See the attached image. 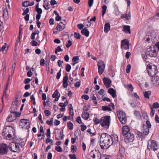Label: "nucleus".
<instances>
[{"instance_id": "f257e3e1", "label": "nucleus", "mask_w": 159, "mask_h": 159, "mask_svg": "<svg viewBox=\"0 0 159 159\" xmlns=\"http://www.w3.org/2000/svg\"><path fill=\"white\" fill-rule=\"evenodd\" d=\"M111 139V135L107 133H103L101 134L100 139V144L102 149L107 148L112 144V142L110 141Z\"/></svg>"}, {"instance_id": "f03ea898", "label": "nucleus", "mask_w": 159, "mask_h": 159, "mask_svg": "<svg viewBox=\"0 0 159 159\" xmlns=\"http://www.w3.org/2000/svg\"><path fill=\"white\" fill-rule=\"evenodd\" d=\"M15 133V130L13 127L11 126H8L3 129L2 135L5 139L11 140L13 138L12 134L14 136Z\"/></svg>"}, {"instance_id": "7ed1b4c3", "label": "nucleus", "mask_w": 159, "mask_h": 159, "mask_svg": "<svg viewBox=\"0 0 159 159\" xmlns=\"http://www.w3.org/2000/svg\"><path fill=\"white\" fill-rule=\"evenodd\" d=\"M88 159H111L110 156L105 155L101 157L100 152L97 150L91 151L88 155Z\"/></svg>"}, {"instance_id": "20e7f679", "label": "nucleus", "mask_w": 159, "mask_h": 159, "mask_svg": "<svg viewBox=\"0 0 159 159\" xmlns=\"http://www.w3.org/2000/svg\"><path fill=\"white\" fill-rule=\"evenodd\" d=\"M110 117L105 116L101 118V125L104 128L108 129L110 125Z\"/></svg>"}, {"instance_id": "39448f33", "label": "nucleus", "mask_w": 159, "mask_h": 159, "mask_svg": "<svg viewBox=\"0 0 159 159\" xmlns=\"http://www.w3.org/2000/svg\"><path fill=\"white\" fill-rule=\"evenodd\" d=\"M119 120L122 124H125L126 122V116L125 112L120 110H119L117 112Z\"/></svg>"}, {"instance_id": "423d86ee", "label": "nucleus", "mask_w": 159, "mask_h": 159, "mask_svg": "<svg viewBox=\"0 0 159 159\" xmlns=\"http://www.w3.org/2000/svg\"><path fill=\"white\" fill-rule=\"evenodd\" d=\"M147 69V72L148 73L149 75L151 76H153L155 75L157 72L156 67L155 66H152L150 65H148Z\"/></svg>"}, {"instance_id": "0eeeda50", "label": "nucleus", "mask_w": 159, "mask_h": 159, "mask_svg": "<svg viewBox=\"0 0 159 159\" xmlns=\"http://www.w3.org/2000/svg\"><path fill=\"white\" fill-rule=\"evenodd\" d=\"M20 145L18 143L12 142L9 144V148L13 152H18L20 150Z\"/></svg>"}, {"instance_id": "6e6552de", "label": "nucleus", "mask_w": 159, "mask_h": 159, "mask_svg": "<svg viewBox=\"0 0 159 159\" xmlns=\"http://www.w3.org/2000/svg\"><path fill=\"white\" fill-rule=\"evenodd\" d=\"M147 148L149 150L151 149L153 151H155L158 149V147L156 141L151 140L148 143Z\"/></svg>"}, {"instance_id": "1a4fd4ad", "label": "nucleus", "mask_w": 159, "mask_h": 159, "mask_svg": "<svg viewBox=\"0 0 159 159\" xmlns=\"http://www.w3.org/2000/svg\"><path fill=\"white\" fill-rule=\"evenodd\" d=\"M97 65L98 72L99 75H101L104 70L106 66L105 64L103 61H100L98 62Z\"/></svg>"}, {"instance_id": "9d476101", "label": "nucleus", "mask_w": 159, "mask_h": 159, "mask_svg": "<svg viewBox=\"0 0 159 159\" xmlns=\"http://www.w3.org/2000/svg\"><path fill=\"white\" fill-rule=\"evenodd\" d=\"M147 54L151 57H155L157 52L154 47H150L147 49Z\"/></svg>"}, {"instance_id": "9b49d317", "label": "nucleus", "mask_w": 159, "mask_h": 159, "mask_svg": "<svg viewBox=\"0 0 159 159\" xmlns=\"http://www.w3.org/2000/svg\"><path fill=\"white\" fill-rule=\"evenodd\" d=\"M125 141L127 143L133 142L134 139V135L131 133H128L124 136Z\"/></svg>"}, {"instance_id": "f8f14e48", "label": "nucleus", "mask_w": 159, "mask_h": 159, "mask_svg": "<svg viewBox=\"0 0 159 159\" xmlns=\"http://www.w3.org/2000/svg\"><path fill=\"white\" fill-rule=\"evenodd\" d=\"M129 41L127 39L121 41V48L122 49L128 50L129 49Z\"/></svg>"}, {"instance_id": "ddd939ff", "label": "nucleus", "mask_w": 159, "mask_h": 159, "mask_svg": "<svg viewBox=\"0 0 159 159\" xmlns=\"http://www.w3.org/2000/svg\"><path fill=\"white\" fill-rule=\"evenodd\" d=\"M8 152V149L7 145L4 143H2L0 145V154L5 155L7 154Z\"/></svg>"}, {"instance_id": "4468645a", "label": "nucleus", "mask_w": 159, "mask_h": 159, "mask_svg": "<svg viewBox=\"0 0 159 159\" xmlns=\"http://www.w3.org/2000/svg\"><path fill=\"white\" fill-rule=\"evenodd\" d=\"M55 138L56 140H61L63 138V131L60 130L58 129H56L55 132Z\"/></svg>"}, {"instance_id": "2eb2a0df", "label": "nucleus", "mask_w": 159, "mask_h": 159, "mask_svg": "<svg viewBox=\"0 0 159 159\" xmlns=\"http://www.w3.org/2000/svg\"><path fill=\"white\" fill-rule=\"evenodd\" d=\"M16 114L11 111L10 114L7 119V121L11 122L16 119Z\"/></svg>"}, {"instance_id": "dca6fc26", "label": "nucleus", "mask_w": 159, "mask_h": 159, "mask_svg": "<svg viewBox=\"0 0 159 159\" xmlns=\"http://www.w3.org/2000/svg\"><path fill=\"white\" fill-rule=\"evenodd\" d=\"M19 106L16 102H13L12 103L10 111L17 114V112L16 111L18 110Z\"/></svg>"}, {"instance_id": "f3484780", "label": "nucleus", "mask_w": 159, "mask_h": 159, "mask_svg": "<svg viewBox=\"0 0 159 159\" xmlns=\"http://www.w3.org/2000/svg\"><path fill=\"white\" fill-rule=\"evenodd\" d=\"M103 80L104 84L107 88H109L111 86V81L110 79L104 77L103 79Z\"/></svg>"}, {"instance_id": "a211bd4d", "label": "nucleus", "mask_w": 159, "mask_h": 159, "mask_svg": "<svg viewBox=\"0 0 159 159\" xmlns=\"http://www.w3.org/2000/svg\"><path fill=\"white\" fill-rule=\"evenodd\" d=\"M19 125L20 126H23L25 127V126H26V127H27V126L29 127L30 124L29 123V121L28 120L26 119H21L20 120Z\"/></svg>"}, {"instance_id": "6ab92c4d", "label": "nucleus", "mask_w": 159, "mask_h": 159, "mask_svg": "<svg viewBox=\"0 0 159 159\" xmlns=\"http://www.w3.org/2000/svg\"><path fill=\"white\" fill-rule=\"evenodd\" d=\"M125 152V148L120 143L119 144V152L118 156H120L121 157L124 156Z\"/></svg>"}, {"instance_id": "aec40b11", "label": "nucleus", "mask_w": 159, "mask_h": 159, "mask_svg": "<svg viewBox=\"0 0 159 159\" xmlns=\"http://www.w3.org/2000/svg\"><path fill=\"white\" fill-rule=\"evenodd\" d=\"M113 7L114 9V13L116 15L118 16L120 14V11H119L118 6L116 2L113 3Z\"/></svg>"}, {"instance_id": "412c9836", "label": "nucleus", "mask_w": 159, "mask_h": 159, "mask_svg": "<svg viewBox=\"0 0 159 159\" xmlns=\"http://www.w3.org/2000/svg\"><path fill=\"white\" fill-rule=\"evenodd\" d=\"M65 25L63 24L61 22H60L59 24H57L56 29L59 31H61L65 29Z\"/></svg>"}, {"instance_id": "4be33fe9", "label": "nucleus", "mask_w": 159, "mask_h": 159, "mask_svg": "<svg viewBox=\"0 0 159 159\" xmlns=\"http://www.w3.org/2000/svg\"><path fill=\"white\" fill-rule=\"evenodd\" d=\"M129 128L128 126H124L122 128V135L124 136L125 134H128V133H130V132H129Z\"/></svg>"}, {"instance_id": "5701e85b", "label": "nucleus", "mask_w": 159, "mask_h": 159, "mask_svg": "<svg viewBox=\"0 0 159 159\" xmlns=\"http://www.w3.org/2000/svg\"><path fill=\"white\" fill-rule=\"evenodd\" d=\"M111 139L110 141L112 142V144L116 143L118 141V137L116 135H111Z\"/></svg>"}, {"instance_id": "b1692460", "label": "nucleus", "mask_w": 159, "mask_h": 159, "mask_svg": "<svg viewBox=\"0 0 159 159\" xmlns=\"http://www.w3.org/2000/svg\"><path fill=\"white\" fill-rule=\"evenodd\" d=\"M125 33L130 34L131 33L130 29V26L129 25H124L123 26V29L122 30Z\"/></svg>"}, {"instance_id": "393cba45", "label": "nucleus", "mask_w": 159, "mask_h": 159, "mask_svg": "<svg viewBox=\"0 0 159 159\" xmlns=\"http://www.w3.org/2000/svg\"><path fill=\"white\" fill-rule=\"evenodd\" d=\"M108 93H110L113 98L116 97V91L112 88H110L108 89Z\"/></svg>"}, {"instance_id": "a878e982", "label": "nucleus", "mask_w": 159, "mask_h": 159, "mask_svg": "<svg viewBox=\"0 0 159 159\" xmlns=\"http://www.w3.org/2000/svg\"><path fill=\"white\" fill-rule=\"evenodd\" d=\"M142 132L144 135H148L149 132V128H147L146 125H144L143 127Z\"/></svg>"}, {"instance_id": "bb28decb", "label": "nucleus", "mask_w": 159, "mask_h": 159, "mask_svg": "<svg viewBox=\"0 0 159 159\" xmlns=\"http://www.w3.org/2000/svg\"><path fill=\"white\" fill-rule=\"evenodd\" d=\"M121 18H125L126 20H129L131 18V13L129 11L128 13H125V14H122L121 16Z\"/></svg>"}, {"instance_id": "cd10ccee", "label": "nucleus", "mask_w": 159, "mask_h": 159, "mask_svg": "<svg viewBox=\"0 0 159 159\" xmlns=\"http://www.w3.org/2000/svg\"><path fill=\"white\" fill-rule=\"evenodd\" d=\"M81 32L82 34L85 35L86 37H88L89 36V32L86 27L83 29Z\"/></svg>"}, {"instance_id": "c85d7f7f", "label": "nucleus", "mask_w": 159, "mask_h": 159, "mask_svg": "<svg viewBox=\"0 0 159 159\" xmlns=\"http://www.w3.org/2000/svg\"><path fill=\"white\" fill-rule=\"evenodd\" d=\"M89 114L87 112L83 111L82 113V117L85 120H87L89 118Z\"/></svg>"}, {"instance_id": "c756f323", "label": "nucleus", "mask_w": 159, "mask_h": 159, "mask_svg": "<svg viewBox=\"0 0 159 159\" xmlns=\"http://www.w3.org/2000/svg\"><path fill=\"white\" fill-rule=\"evenodd\" d=\"M110 25L109 23H106L104 26V32L107 33L110 30Z\"/></svg>"}, {"instance_id": "7c9ffc66", "label": "nucleus", "mask_w": 159, "mask_h": 159, "mask_svg": "<svg viewBox=\"0 0 159 159\" xmlns=\"http://www.w3.org/2000/svg\"><path fill=\"white\" fill-rule=\"evenodd\" d=\"M43 7L46 10H48L50 8V5L48 2L47 0L44 1Z\"/></svg>"}, {"instance_id": "2f4dec72", "label": "nucleus", "mask_w": 159, "mask_h": 159, "mask_svg": "<svg viewBox=\"0 0 159 159\" xmlns=\"http://www.w3.org/2000/svg\"><path fill=\"white\" fill-rule=\"evenodd\" d=\"M143 94L145 98H149V96L151 94V92L150 91L143 92Z\"/></svg>"}, {"instance_id": "473e14b6", "label": "nucleus", "mask_w": 159, "mask_h": 159, "mask_svg": "<svg viewBox=\"0 0 159 159\" xmlns=\"http://www.w3.org/2000/svg\"><path fill=\"white\" fill-rule=\"evenodd\" d=\"M60 94L58 93L57 89L54 92L53 94L52 95V97L53 98H55V97H60Z\"/></svg>"}, {"instance_id": "72a5a7b5", "label": "nucleus", "mask_w": 159, "mask_h": 159, "mask_svg": "<svg viewBox=\"0 0 159 159\" xmlns=\"http://www.w3.org/2000/svg\"><path fill=\"white\" fill-rule=\"evenodd\" d=\"M3 16L4 17H7L8 15V11L7 9L6 8L3 10Z\"/></svg>"}, {"instance_id": "f704fd0d", "label": "nucleus", "mask_w": 159, "mask_h": 159, "mask_svg": "<svg viewBox=\"0 0 159 159\" xmlns=\"http://www.w3.org/2000/svg\"><path fill=\"white\" fill-rule=\"evenodd\" d=\"M94 123L95 125H98L100 123L101 125V118L100 119L98 118L97 117L95 118L94 120Z\"/></svg>"}, {"instance_id": "c9c22d12", "label": "nucleus", "mask_w": 159, "mask_h": 159, "mask_svg": "<svg viewBox=\"0 0 159 159\" xmlns=\"http://www.w3.org/2000/svg\"><path fill=\"white\" fill-rule=\"evenodd\" d=\"M102 16H103L105 14L107 9V7L105 5H103L102 7Z\"/></svg>"}, {"instance_id": "e433bc0d", "label": "nucleus", "mask_w": 159, "mask_h": 159, "mask_svg": "<svg viewBox=\"0 0 159 159\" xmlns=\"http://www.w3.org/2000/svg\"><path fill=\"white\" fill-rule=\"evenodd\" d=\"M67 125L70 130H71L73 129V125L70 121H69L67 123Z\"/></svg>"}, {"instance_id": "4c0bfd02", "label": "nucleus", "mask_w": 159, "mask_h": 159, "mask_svg": "<svg viewBox=\"0 0 159 159\" xmlns=\"http://www.w3.org/2000/svg\"><path fill=\"white\" fill-rule=\"evenodd\" d=\"M102 109L104 111H112V110L108 106H104L102 107Z\"/></svg>"}, {"instance_id": "58836bf2", "label": "nucleus", "mask_w": 159, "mask_h": 159, "mask_svg": "<svg viewBox=\"0 0 159 159\" xmlns=\"http://www.w3.org/2000/svg\"><path fill=\"white\" fill-rule=\"evenodd\" d=\"M30 99L32 103L34 105H36V102L35 101V98L34 95H32L30 97Z\"/></svg>"}, {"instance_id": "ea45409f", "label": "nucleus", "mask_w": 159, "mask_h": 159, "mask_svg": "<svg viewBox=\"0 0 159 159\" xmlns=\"http://www.w3.org/2000/svg\"><path fill=\"white\" fill-rule=\"evenodd\" d=\"M20 93L21 92L20 91H18L16 93L15 96V102L17 101V99L19 98Z\"/></svg>"}, {"instance_id": "a19ab883", "label": "nucleus", "mask_w": 159, "mask_h": 159, "mask_svg": "<svg viewBox=\"0 0 159 159\" xmlns=\"http://www.w3.org/2000/svg\"><path fill=\"white\" fill-rule=\"evenodd\" d=\"M74 37L77 39H80L81 38V35L79 33H74Z\"/></svg>"}, {"instance_id": "79ce46f5", "label": "nucleus", "mask_w": 159, "mask_h": 159, "mask_svg": "<svg viewBox=\"0 0 159 159\" xmlns=\"http://www.w3.org/2000/svg\"><path fill=\"white\" fill-rule=\"evenodd\" d=\"M55 150L58 152H62V148L59 146H57L55 147Z\"/></svg>"}, {"instance_id": "37998d69", "label": "nucleus", "mask_w": 159, "mask_h": 159, "mask_svg": "<svg viewBox=\"0 0 159 159\" xmlns=\"http://www.w3.org/2000/svg\"><path fill=\"white\" fill-rule=\"evenodd\" d=\"M22 10L24 11V12L22 13V15L24 16L25 15L27 14L29 11V8H26L25 10V9H23Z\"/></svg>"}, {"instance_id": "c03bdc74", "label": "nucleus", "mask_w": 159, "mask_h": 159, "mask_svg": "<svg viewBox=\"0 0 159 159\" xmlns=\"http://www.w3.org/2000/svg\"><path fill=\"white\" fill-rule=\"evenodd\" d=\"M71 152L73 153L75 152L76 150L77 147L76 146L72 145L71 146Z\"/></svg>"}, {"instance_id": "a18cd8bd", "label": "nucleus", "mask_w": 159, "mask_h": 159, "mask_svg": "<svg viewBox=\"0 0 159 159\" xmlns=\"http://www.w3.org/2000/svg\"><path fill=\"white\" fill-rule=\"evenodd\" d=\"M30 2L29 1H27L23 2L22 3V6L24 7H26L29 6Z\"/></svg>"}, {"instance_id": "49530a36", "label": "nucleus", "mask_w": 159, "mask_h": 159, "mask_svg": "<svg viewBox=\"0 0 159 159\" xmlns=\"http://www.w3.org/2000/svg\"><path fill=\"white\" fill-rule=\"evenodd\" d=\"M153 108H158L159 107V103L157 102H155L153 103L152 106Z\"/></svg>"}, {"instance_id": "de8ad7c7", "label": "nucleus", "mask_w": 159, "mask_h": 159, "mask_svg": "<svg viewBox=\"0 0 159 159\" xmlns=\"http://www.w3.org/2000/svg\"><path fill=\"white\" fill-rule=\"evenodd\" d=\"M150 107L151 110V112H150V115L151 116H153L154 115L155 110L152 107V106L150 105Z\"/></svg>"}, {"instance_id": "09e8293b", "label": "nucleus", "mask_w": 159, "mask_h": 159, "mask_svg": "<svg viewBox=\"0 0 159 159\" xmlns=\"http://www.w3.org/2000/svg\"><path fill=\"white\" fill-rule=\"evenodd\" d=\"M69 156L70 159H76V157L75 154H70L69 155Z\"/></svg>"}, {"instance_id": "8fccbe9b", "label": "nucleus", "mask_w": 159, "mask_h": 159, "mask_svg": "<svg viewBox=\"0 0 159 159\" xmlns=\"http://www.w3.org/2000/svg\"><path fill=\"white\" fill-rule=\"evenodd\" d=\"M30 44L33 46H37L38 45V43L35 40H32L30 43Z\"/></svg>"}, {"instance_id": "3c124183", "label": "nucleus", "mask_w": 159, "mask_h": 159, "mask_svg": "<svg viewBox=\"0 0 159 159\" xmlns=\"http://www.w3.org/2000/svg\"><path fill=\"white\" fill-rule=\"evenodd\" d=\"M130 69L131 66L129 64L127 66L126 69V72L127 73H128L130 71Z\"/></svg>"}, {"instance_id": "603ef678", "label": "nucleus", "mask_w": 159, "mask_h": 159, "mask_svg": "<svg viewBox=\"0 0 159 159\" xmlns=\"http://www.w3.org/2000/svg\"><path fill=\"white\" fill-rule=\"evenodd\" d=\"M68 79L67 74L66 73L65 76L63 77L62 82H67Z\"/></svg>"}, {"instance_id": "864d4df0", "label": "nucleus", "mask_w": 159, "mask_h": 159, "mask_svg": "<svg viewBox=\"0 0 159 159\" xmlns=\"http://www.w3.org/2000/svg\"><path fill=\"white\" fill-rule=\"evenodd\" d=\"M87 132L89 133L91 136L95 135V133H92L91 131V129H87Z\"/></svg>"}, {"instance_id": "5fc2aeb1", "label": "nucleus", "mask_w": 159, "mask_h": 159, "mask_svg": "<svg viewBox=\"0 0 159 159\" xmlns=\"http://www.w3.org/2000/svg\"><path fill=\"white\" fill-rule=\"evenodd\" d=\"M61 70L60 69L57 73L56 76V78L57 79H59L60 78L61 76Z\"/></svg>"}, {"instance_id": "6e6d98bb", "label": "nucleus", "mask_w": 159, "mask_h": 159, "mask_svg": "<svg viewBox=\"0 0 159 159\" xmlns=\"http://www.w3.org/2000/svg\"><path fill=\"white\" fill-rule=\"evenodd\" d=\"M71 68V66L69 64H67L66 65V71L68 72H69L70 71Z\"/></svg>"}, {"instance_id": "4d7b16f0", "label": "nucleus", "mask_w": 159, "mask_h": 159, "mask_svg": "<svg viewBox=\"0 0 159 159\" xmlns=\"http://www.w3.org/2000/svg\"><path fill=\"white\" fill-rule=\"evenodd\" d=\"M46 135L48 138L50 137V131L49 129H48L47 130Z\"/></svg>"}, {"instance_id": "13d9d810", "label": "nucleus", "mask_w": 159, "mask_h": 159, "mask_svg": "<svg viewBox=\"0 0 159 159\" xmlns=\"http://www.w3.org/2000/svg\"><path fill=\"white\" fill-rule=\"evenodd\" d=\"M7 46V44L6 43H5V44L4 45H3L1 48V49L0 50V51H3L4 50H5V48H6V46Z\"/></svg>"}, {"instance_id": "bf43d9fd", "label": "nucleus", "mask_w": 159, "mask_h": 159, "mask_svg": "<svg viewBox=\"0 0 159 159\" xmlns=\"http://www.w3.org/2000/svg\"><path fill=\"white\" fill-rule=\"evenodd\" d=\"M77 27L80 30H81L83 29L84 25L82 24H79L77 25Z\"/></svg>"}, {"instance_id": "052dcab7", "label": "nucleus", "mask_w": 159, "mask_h": 159, "mask_svg": "<svg viewBox=\"0 0 159 159\" xmlns=\"http://www.w3.org/2000/svg\"><path fill=\"white\" fill-rule=\"evenodd\" d=\"M36 10L37 12L38 13V14L41 15L42 13V11L40 8H38Z\"/></svg>"}, {"instance_id": "680f3d73", "label": "nucleus", "mask_w": 159, "mask_h": 159, "mask_svg": "<svg viewBox=\"0 0 159 159\" xmlns=\"http://www.w3.org/2000/svg\"><path fill=\"white\" fill-rule=\"evenodd\" d=\"M79 58L78 56L74 57L72 58V61L74 62H75L78 60Z\"/></svg>"}, {"instance_id": "e2e57ef3", "label": "nucleus", "mask_w": 159, "mask_h": 159, "mask_svg": "<svg viewBox=\"0 0 159 159\" xmlns=\"http://www.w3.org/2000/svg\"><path fill=\"white\" fill-rule=\"evenodd\" d=\"M81 98L83 99H85L86 100H88L89 98L88 95H82Z\"/></svg>"}, {"instance_id": "0e129e2a", "label": "nucleus", "mask_w": 159, "mask_h": 159, "mask_svg": "<svg viewBox=\"0 0 159 159\" xmlns=\"http://www.w3.org/2000/svg\"><path fill=\"white\" fill-rule=\"evenodd\" d=\"M93 0H89L88 5L90 7H91L93 4Z\"/></svg>"}, {"instance_id": "69168bd1", "label": "nucleus", "mask_w": 159, "mask_h": 159, "mask_svg": "<svg viewBox=\"0 0 159 159\" xmlns=\"http://www.w3.org/2000/svg\"><path fill=\"white\" fill-rule=\"evenodd\" d=\"M72 44V43L71 41L70 40H68V43L66 45V47L67 48H68L70 47L71 45Z\"/></svg>"}, {"instance_id": "338daca9", "label": "nucleus", "mask_w": 159, "mask_h": 159, "mask_svg": "<svg viewBox=\"0 0 159 159\" xmlns=\"http://www.w3.org/2000/svg\"><path fill=\"white\" fill-rule=\"evenodd\" d=\"M44 113L45 114V116H48L51 114V112L50 111L48 110H45L44 111Z\"/></svg>"}, {"instance_id": "774afa93", "label": "nucleus", "mask_w": 159, "mask_h": 159, "mask_svg": "<svg viewBox=\"0 0 159 159\" xmlns=\"http://www.w3.org/2000/svg\"><path fill=\"white\" fill-rule=\"evenodd\" d=\"M31 80H30V79L29 78H26V79H25V80L24 81V83L25 84H28L29 83V82Z\"/></svg>"}]
</instances>
